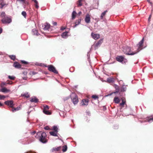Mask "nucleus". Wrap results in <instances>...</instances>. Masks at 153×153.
Wrapping results in <instances>:
<instances>
[{
    "label": "nucleus",
    "mask_w": 153,
    "mask_h": 153,
    "mask_svg": "<svg viewBox=\"0 0 153 153\" xmlns=\"http://www.w3.org/2000/svg\"><path fill=\"white\" fill-rule=\"evenodd\" d=\"M123 53L128 55H133L134 54H136L137 52H132L131 50V48L128 46H126L123 47Z\"/></svg>",
    "instance_id": "obj_1"
},
{
    "label": "nucleus",
    "mask_w": 153,
    "mask_h": 153,
    "mask_svg": "<svg viewBox=\"0 0 153 153\" xmlns=\"http://www.w3.org/2000/svg\"><path fill=\"white\" fill-rule=\"evenodd\" d=\"M38 135H40L39 140L40 142L43 143H45L47 142V140L46 139V134L45 132H38L37 133Z\"/></svg>",
    "instance_id": "obj_2"
},
{
    "label": "nucleus",
    "mask_w": 153,
    "mask_h": 153,
    "mask_svg": "<svg viewBox=\"0 0 153 153\" xmlns=\"http://www.w3.org/2000/svg\"><path fill=\"white\" fill-rule=\"evenodd\" d=\"M71 101L74 105L77 104L79 102L77 95L74 93H72L70 95Z\"/></svg>",
    "instance_id": "obj_3"
},
{
    "label": "nucleus",
    "mask_w": 153,
    "mask_h": 153,
    "mask_svg": "<svg viewBox=\"0 0 153 153\" xmlns=\"http://www.w3.org/2000/svg\"><path fill=\"white\" fill-rule=\"evenodd\" d=\"M116 60L122 63H125L127 62V60L124 58L123 56H117L116 57Z\"/></svg>",
    "instance_id": "obj_4"
},
{
    "label": "nucleus",
    "mask_w": 153,
    "mask_h": 153,
    "mask_svg": "<svg viewBox=\"0 0 153 153\" xmlns=\"http://www.w3.org/2000/svg\"><path fill=\"white\" fill-rule=\"evenodd\" d=\"M48 69L49 71L52 72H53L55 74H57L58 72L56 70L55 68L53 65H48L47 66Z\"/></svg>",
    "instance_id": "obj_5"
},
{
    "label": "nucleus",
    "mask_w": 153,
    "mask_h": 153,
    "mask_svg": "<svg viewBox=\"0 0 153 153\" xmlns=\"http://www.w3.org/2000/svg\"><path fill=\"white\" fill-rule=\"evenodd\" d=\"M1 21L4 24H9L12 21L11 19L7 16L5 17L1 20Z\"/></svg>",
    "instance_id": "obj_6"
},
{
    "label": "nucleus",
    "mask_w": 153,
    "mask_h": 153,
    "mask_svg": "<svg viewBox=\"0 0 153 153\" xmlns=\"http://www.w3.org/2000/svg\"><path fill=\"white\" fill-rule=\"evenodd\" d=\"M13 103V101L12 100H7L4 102V104L5 105L11 108H13L14 105Z\"/></svg>",
    "instance_id": "obj_7"
},
{
    "label": "nucleus",
    "mask_w": 153,
    "mask_h": 153,
    "mask_svg": "<svg viewBox=\"0 0 153 153\" xmlns=\"http://www.w3.org/2000/svg\"><path fill=\"white\" fill-rule=\"evenodd\" d=\"M91 18L90 15L88 13H87L85 16V21L87 23H89L90 22Z\"/></svg>",
    "instance_id": "obj_8"
},
{
    "label": "nucleus",
    "mask_w": 153,
    "mask_h": 153,
    "mask_svg": "<svg viewBox=\"0 0 153 153\" xmlns=\"http://www.w3.org/2000/svg\"><path fill=\"white\" fill-rule=\"evenodd\" d=\"M88 99H83L82 100L81 102V105L82 106H87L88 105Z\"/></svg>",
    "instance_id": "obj_9"
},
{
    "label": "nucleus",
    "mask_w": 153,
    "mask_h": 153,
    "mask_svg": "<svg viewBox=\"0 0 153 153\" xmlns=\"http://www.w3.org/2000/svg\"><path fill=\"white\" fill-rule=\"evenodd\" d=\"M91 36L95 40L98 39L100 37L99 34H95L93 33H91Z\"/></svg>",
    "instance_id": "obj_10"
},
{
    "label": "nucleus",
    "mask_w": 153,
    "mask_h": 153,
    "mask_svg": "<svg viewBox=\"0 0 153 153\" xmlns=\"http://www.w3.org/2000/svg\"><path fill=\"white\" fill-rule=\"evenodd\" d=\"M114 88L116 89V91H115L113 93H112L111 94H110L108 95H107L106 96H108V95H111L113 93L115 94L116 93H118V92H119V91H120V88H119V86L117 85H115Z\"/></svg>",
    "instance_id": "obj_11"
},
{
    "label": "nucleus",
    "mask_w": 153,
    "mask_h": 153,
    "mask_svg": "<svg viewBox=\"0 0 153 153\" xmlns=\"http://www.w3.org/2000/svg\"><path fill=\"white\" fill-rule=\"evenodd\" d=\"M30 101L31 102L37 103L38 102V100L35 97L33 96L31 98Z\"/></svg>",
    "instance_id": "obj_12"
},
{
    "label": "nucleus",
    "mask_w": 153,
    "mask_h": 153,
    "mask_svg": "<svg viewBox=\"0 0 153 153\" xmlns=\"http://www.w3.org/2000/svg\"><path fill=\"white\" fill-rule=\"evenodd\" d=\"M13 65L15 68H20L21 67V65L18 62H16L14 63Z\"/></svg>",
    "instance_id": "obj_13"
},
{
    "label": "nucleus",
    "mask_w": 153,
    "mask_h": 153,
    "mask_svg": "<svg viewBox=\"0 0 153 153\" xmlns=\"http://www.w3.org/2000/svg\"><path fill=\"white\" fill-rule=\"evenodd\" d=\"M102 41L103 40L102 39H100V40H99L95 45V48H97L100 46L102 42Z\"/></svg>",
    "instance_id": "obj_14"
},
{
    "label": "nucleus",
    "mask_w": 153,
    "mask_h": 153,
    "mask_svg": "<svg viewBox=\"0 0 153 153\" xmlns=\"http://www.w3.org/2000/svg\"><path fill=\"white\" fill-rule=\"evenodd\" d=\"M126 86L127 85H123L120 88V91L122 92L125 91L126 90Z\"/></svg>",
    "instance_id": "obj_15"
},
{
    "label": "nucleus",
    "mask_w": 153,
    "mask_h": 153,
    "mask_svg": "<svg viewBox=\"0 0 153 153\" xmlns=\"http://www.w3.org/2000/svg\"><path fill=\"white\" fill-rule=\"evenodd\" d=\"M44 27H43L44 30H47L50 28V25L46 23L44 25Z\"/></svg>",
    "instance_id": "obj_16"
},
{
    "label": "nucleus",
    "mask_w": 153,
    "mask_h": 153,
    "mask_svg": "<svg viewBox=\"0 0 153 153\" xmlns=\"http://www.w3.org/2000/svg\"><path fill=\"white\" fill-rule=\"evenodd\" d=\"M114 102L118 104L120 102V100L118 97H115L113 100Z\"/></svg>",
    "instance_id": "obj_17"
},
{
    "label": "nucleus",
    "mask_w": 153,
    "mask_h": 153,
    "mask_svg": "<svg viewBox=\"0 0 153 153\" xmlns=\"http://www.w3.org/2000/svg\"><path fill=\"white\" fill-rule=\"evenodd\" d=\"M107 81L109 83L113 82H114V79L113 77H109L107 79Z\"/></svg>",
    "instance_id": "obj_18"
},
{
    "label": "nucleus",
    "mask_w": 153,
    "mask_h": 153,
    "mask_svg": "<svg viewBox=\"0 0 153 153\" xmlns=\"http://www.w3.org/2000/svg\"><path fill=\"white\" fill-rule=\"evenodd\" d=\"M68 32L67 31H65L62 33L61 35L62 37L64 38H66L68 36Z\"/></svg>",
    "instance_id": "obj_19"
},
{
    "label": "nucleus",
    "mask_w": 153,
    "mask_h": 153,
    "mask_svg": "<svg viewBox=\"0 0 153 153\" xmlns=\"http://www.w3.org/2000/svg\"><path fill=\"white\" fill-rule=\"evenodd\" d=\"M10 90L7 89L5 88H2L1 90H0V91H1L3 92L6 93L8 92H9Z\"/></svg>",
    "instance_id": "obj_20"
},
{
    "label": "nucleus",
    "mask_w": 153,
    "mask_h": 153,
    "mask_svg": "<svg viewBox=\"0 0 153 153\" xmlns=\"http://www.w3.org/2000/svg\"><path fill=\"white\" fill-rule=\"evenodd\" d=\"M57 132L55 131H51L49 132L50 134L53 136H57Z\"/></svg>",
    "instance_id": "obj_21"
},
{
    "label": "nucleus",
    "mask_w": 153,
    "mask_h": 153,
    "mask_svg": "<svg viewBox=\"0 0 153 153\" xmlns=\"http://www.w3.org/2000/svg\"><path fill=\"white\" fill-rule=\"evenodd\" d=\"M61 148V146H59L57 148H53L52 150V152H56L59 151Z\"/></svg>",
    "instance_id": "obj_22"
},
{
    "label": "nucleus",
    "mask_w": 153,
    "mask_h": 153,
    "mask_svg": "<svg viewBox=\"0 0 153 153\" xmlns=\"http://www.w3.org/2000/svg\"><path fill=\"white\" fill-rule=\"evenodd\" d=\"M32 33L34 35H35L36 36H38L39 35L38 31L35 29H33L32 30Z\"/></svg>",
    "instance_id": "obj_23"
},
{
    "label": "nucleus",
    "mask_w": 153,
    "mask_h": 153,
    "mask_svg": "<svg viewBox=\"0 0 153 153\" xmlns=\"http://www.w3.org/2000/svg\"><path fill=\"white\" fill-rule=\"evenodd\" d=\"M20 107H17L16 108H13L12 111L13 112H14V111H18L20 110Z\"/></svg>",
    "instance_id": "obj_24"
},
{
    "label": "nucleus",
    "mask_w": 153,
    "mask_h": 153,
    "mask_svg": "<svg viewBox=\"0 0 153 153\" xmlns=\"http://www.w3.org/2000/svg\"><path fill=\"white\" fill-rule=\"evenodd\" d=\"M143 41H144V38H143L139 42L138 45V46L139 47H140L142 46L143 42Z\"/></svg>",
    "instance_id": "obj_25"
},
{
    "label": "nucleus",
    "mask_w": 153,
    "mask_h": 153,
    "mask_svg": "<svg viewBox=\"0 0 153 153\" xmlns=\"http://www.w3.org/2000/svg\"><path fill=\"white\" fill-rule=\"evenodd\" d=\"M107 12V10H106L102 13L100 16L101 19H102L104 16L105 15L106 13Z\"/></svg>",
    "instance_id": "obj_26"
},
{
    "label": "nucleus",
    "mask_w": 153,
    "mask_h": 153,
    "mask_svg": "<svg viewBox=\"0 0 153 153\" xmlns=\"http://www.w3.org/2000/svg\"><path fill=\"white\" fill-rule=\"evenodd\" d=\"M76 14V12L75 11H74L72 13V19H74L75 18Z\"/></svg>",
    "instance_id": "obj_27"
},
{
    "label": "nucleus",
    "mask_w": 153,
    "mask_h": 153,
    "mask_svg": "<svg viewBox=\"0 0 153 153\" xmlns=\"http://www.w3.org/2000/svg\"><path fill=\"white\" fill-rule=\"evenodd\" d=\"M121 99L122 100V102L120 104V105L123 107L126 103V101L123 98H122Z\"/></svg>",
    "instance_id": "obj_28"
},
{
    "label": "nucleus",
    "mask_w": 153,
    "mask_h": 153,
    "mask_svg": "<svg viewBox=\"0 0 153 153\" xmlns=\"http://www.w3.org/2000/svg\"><path fill=\"white\" fill-rule=\"evenodd\" d=\"M43 112L45 114H47V115H49L51 114V113L50 112L48 111V110H43Z\"/></svg>",
    "instance_id": "obj_29"
},
{
    "label": "nucleus",
    "mask_w": 153,
    "mask_h": 153,
    "mask_svg": "<svg viewBox=\"0 0 153 153\" xmlns=\"http://www.w3.org/2000/svg\"><path fill=\"white\" fill-rule=\"evenodd\" d=\"M10 59L13 60H15L16 59V56L14 55H10L9 56Z\"/></svg>",
    "instance_id": "obj_30"
},
{
    "label": "nucleus",
    "mask_w": 153,
    "mask_h": 153,
    "mask_svg": "<svg viewBox=\"0 0 153 153\" xmlns=\"http://www.w3.org/2000/svg\"><path fill=\"white\" fill-rule=\"evenodd\" d=\"M53 130L54 131H56V132H58V128L56 126H54L53 127Z\"/></svg>",
    "instance_id": "obj_31"
},
{
    "label": "nucleus",
    "mask_w": 153,
    "mask_h": 153,
    "mask_svg": "<svg viewBox=\"0 0 153 153\" xmlns=\"http://www.w3.org/2000/svg\"><path fill=\"white\" fill-rule=\"evenodd\" d=\"M147 120H148V121L149 123H151L153 121V117H149L147 118Z\"/></svg>",
    "instance_id": "obj_32"
},
{
    "label": "nucleus",
    "mask_w": 153,
    "mask_h": 153,
    "mask_svg": "<svg viewBox=\"0 0 153 153\" xmlns=\"http://www.w3.org/2000/svg\"><path fill=\"white\" fill-rule=\"evenodd\" d=\"M22 95L26 98H28L30 97V95L28 93H25L23 94Z\"/></svg>",
    "instance_id": "obj_33"
},
{
    "label": "nucleus",
    "mask_w": 153,
    "mask_h": 153,
    "mask_svg": "<svg viewBox=\"0 0 153 153\" xmlns=\"http://www.w3.org/2000/svg\"><path fill=\"white\" fill-rule=\"evenodd\" d=\"M67 147L66 146H63V147L62 151L63 152H65L67 151Z\"/></svg>",
    "instance_id": "obj_34"
},
{
    "label": "nucleus",
    "mask_w": 153,
    "mask_h": 153,
    "mask_svg": "<svg viewBox=\"0 0 153 153\" xmlns=\"http://www.w3.org/2000/svg\"><path fill=\"white\" fill-rule=\"evenodd\" d=\"M81 19H79L77 20H76V21L75 22V24H76L77 25H79V24L81 22Z\"/></svg>",
    "instance_id": "obj_35"
},
{
    "label": "nucleus",
    "mask_w": 153,
    "mask_h": 153,
    "mask_svg": "<svg viewBox=\"0 0 153 153\" xmlns=\"http://www.w3.org/2000/svg\"><path fill=\"white\" fill-rule=\"evenodd\" d=\"M82 0H79L78 1V6L81 7L82 5Z\"/></svg>",
    "instance_id": "obj_36"
},
{
    "label": "nucleus",
    "mask_w": 153,
    "mask_h": 153,
    "mask_svg": "<svg viewBox=\"0 0 153 153\" xmlns=\"http://www.w3.org/2000/svg\"><path fill=\"white\" fill-rule=\"evenodd\" d=\"M8 78L11 80H14L15 78V77L14 76H8Z\"/></svg>",
    "instance_id": "obj_37"
},
{
    "label": "nucleus",
    "mask_w": 153,
    "mask_h": 153,
    "mask_svg": "<svg viewBox=\"0 0 153 153\" xmlns=\"http://www.w3.org/2000/svg\"><path fill=\"white\" fill-rule=\"evenodd\" d=\"M6 97V96L4 95H0V100H3Z\"/></svg>",
    "instance_id": "obj_38"
},
{
    "label": "nucleus",
    "mask_w": 153,
    "mask_h": 153,
    "mask_svg": "<svg viewBox=\"0 0 153 153\" xmlns=\"http://www.w3.org/2000/svg\"><path fill=\"white\" fill-rule=\"evenodd\" d=\"M22 14L25 18H26V13L25 11H22Z\"/></svg>",
    "instance_id": "obj_39"
},
{
    "label": "nucleus",
    "mask_w": 153,
    "mask_h": 153,
    "mask_svg": "<svg viewBox=\"0 0 153 153\" xmlns=\"http://www.w3.org/2000/svg\"><path fill=\"white\" fill-rule=\"evenodd\" d=\"M43 107L44 109L43 110H48L49 108V106L47 105H44Z\"/></svg>",
    "instance_id": "obj_40"
},
{
    "label": "nucleus",
    "mask_w": 153,
    "mask_h": 153,
    "mask_svg": "<svg viewBox=\"0 0 153 153\" xmlns=\"http://www.w3.org/2000/svg\"><path fill=\"white\" fill-rule=\"evenodd\" d=\"M92 98H93L94 100H96L98 99V97L96 95H93L92 96Z\"/></svg>",
    "instance_id": "obj_41"
},
{
    "label": "nucleus",
    "mask_w": 153,
    "mask_h": 153,
    "mask_svg": "<svg viewBox=\"0 0 153 153\" xmlns=\"http://www.w3.org/2000/svg\"><path fill=\"white\" fill-rule=\"evenodd\" d=\"M35 6L36 7V8H38L39 7V6L38 5V1H36V2H35Z\"/></svg>",
    "instance_id": "obj_42"
},
{
    "label": "nucleus",
    "mask_w": 153,
    "mask_h": 153,
    "mask_svg": "<svg viewBox=\"0 0 153 153\" xmlns=\"http://www.w3.org/2000/svg\"><path fill=\"white\" fill-rule=\"evenodd\" d=\"M5 15V13L4 12H2L1 14V17H4Z\"/></svg>",
    "instance_id": "obj_43"
},
{
    "label": "nucleus",
    "mask_w": 153,
    "mask_h": 153,
    "mask_svg": "<svg viewBox=\"0 0 153 153\" xmlns=\"http://www.w3.org/2000/svg\"><path fill=\"white\" fill-rule=\"evenodd\" d=\"M86 114L88 115L89 116L90 115V112L88 111H86Z\"/></svg>",
    "instance_id": "obj_44"
},
{
    "label": "nucleus",
    "mask_w": 153,
    "mask_h": 153,
    "mask_svg": "<svg viewBox=\"0 0 153 153\" xmlns=\"http://www.w3.org/2000/svg\"><path fill=\"white\" fill-rule=\"evenodd\" d=\"M44 129L45 130H49L50 128H49V127L48 126H45V127Z\"/></svg>",
    "instance_id": "obj_45"
},
{
    "label": "nucleus",
    "mask_w": 153,
    "mask_h": 153,
    "mask_svg": "<svg viewBox=\"0 0 153 153\" xmlns=\"http://www.w3.org/2000/svg\"><path fill=\"white\" fill-rule=\"evenodd\" d=\"M21 62L22 63H24L25 64H27V62H26L24 60H22Z\"/></svg>",
    "instance_id": "obj_46"
},
{
    "label": "nucleus",
    "mask_w": 153,
    "mask_h": 153,
    "mask_svg": "<svg viewBox=\"0 0 153 153\" xmlns=\"http://www.w3.org/2000/svg\"><path fill=\"white\" fill-rule=\"evenodd\" d=\"M52 24H53V25L54 26H56L57 25V23L56 22H52Z\"/></svg>",
    "instance_id": "obj_47"
},
{
    "label": "nucleus",
    "mask_w": 153,
    "mask_h": 153,
    "mask_svg": "<svg viewBox=\"0 0 153 153\" xmlns=\"http://www.w3.org/2000/svg\"><path fill=\"white\" fill-rule=\"evenodd\" d=\"M1 8H2L5 5L4 4H3L2 3H1Z\"/></svg>",
    "instance_id": "obj_48"
},
{
    "label": "nucleus",
    "mask_w": 153,
    "mask_h": 153,
    "mask_svg": "<svg viewBox=\"0 0 153 153\" xmlns=\"http://www.w3.org/2000/svg\"><path fill=\"white\" fill-rule=\"evenodd\" d=\"M37 74V73L36 72H35V71H33L32 72V74L33 75H34L36 74Z\"/></svg>",
    "instance_id": "obj_49"
},
{
    "label": "nucleus",
    "mask_w": 153,
    "mask_h": 153,
    "mask_svg": "<svg viewBox=\"0 0 153 153\" xmlns=\"http://www.w3.org/2000/svg\"><path fill=\"white\" fill-rule=\"evenodd\" d=\"M65 29V27H61L60 30H63Z\"/></svg>",
    "instance_id": "obj_50"
},
{
    "label": "nucleus",
    "mask_w": 153,
    "mask_h": 153,
    "mask_svg": "<svg viewBox=\"0 0 153 153\" xmlns=\"http://www.w3.org/2000/svg\"><path fill=\"white\" fill-rule=\"evenodd\" d=\"M2 29L0 27V34L2 33Z\"/></svg>",
    "instance_id": "obj_51"
},
{
    "label": "nucleus",
    "mask_w": 153,
    "mask_h": 153,
    "mask_svg": "<svg viewBox=\"0 0 153 153\" xmlns=\"http://www.w3.org/2000/svg\"><path fill=\"white\" fill-rule=\"evenodd\" d=\"M4 105V104L1 103L0 102V107H1V106H3Z\"/></svg>",
    "instance_id": "obj_52"
},
{
    "label": "nucleus",
    "mask_w": 153,
    "mask_h": 153,
    "mask_svg": "<svg viewBox=\"0 0 153 153\" xmlns=\"http://www.w3.org/2000/svg\"><path fill=\"white\" fill-rule=\"evenodd\" d=\"M77 25H78L77 24H75V25L74 26H73V28H75V27Z\"/></svg>",
    "instance_id": "obj_53"
},
{
    "label": "nucleus",
    "mask_w": 153,
    "mask_h": 153,
    "mask_svg": "<svg viewBox=\"0 0 153 153\" xmlns=\"http://www.w3.org/2000/svg\"><path fill=\"white\" fill-rule=\"evenodd\" d=\"M147 1L149 2V3L150 4H152V3L151 2H150V0H147Z\"/></svg>",
    "instance_id": "obj_54"
},
{
    "label": "nucleus",
    "mask_w": 153,
    "mask_h": 153,
    "mask_svg": "<svg viewBox=\"0 0 153 153\" xmlns=\"http://www.w3.org/2000/svg\"><path fill=\"white\" fill-rule=\"evenodd\" d=\"M106 109V108L105 107V106H103V109L104 110H105Z\"/></svg>",
    "instance_id": "obj_55"
},
{
    "label": "nucleus",
    "mask_w": 153,
    "mask_h": 153,
    "mask_svg": "<svg viewBox=\"0 0 153 153\" xmlns=\"http://www.w3.org/2000/svg\"><path fill=\"white\" fill-rule=\"evenodd\" d=\"M36 65H41L40 64H38V63H36Z\"/></svg>",
    "instance_id": "obj_56"
},
{
    "label": "nucleus",
    "mask_w": 153,
    "mask_h": 153,
    "mask_svg": "<svg viewBox=\"0 0 153 153\" xmlns=\"http://www.w3.org/2000/svg\"><path fill=\"white\" fill-rule=\"evenodd\" d=\"M19 1H21L22 2H24L25 1V0H18Z\"/></svg>",
    "instance_id": "obj_57"
},
{
    "label": "nucleus",
    "mask_w": 153,
    "mask_h": 153,
    "mask_svg": "<svg viewBox=\"0 0 153 153\" xmlns=\"http://www.w3.org/2000/svg\"><path fill=\"white\" fill-rule=\"evenodd\" d=\"M32 0L33 1H34L35 3V2H36L37 1L36 0Z\"/></svg>",
    "instance_id": "obj_58"
},
{
    "label": "nucleus",
    "mask_w": 153,
    "mask_h": 153,
    "mask_svg": "<svg viewBox=\"0 0 153 153\" xmlns=\"http://www.w3.org/2000/svg\"><path fill=\"white\" fill-rule=\"evenodd\" d=\"M23 79L25 80H26V78L25 77H23Z\"/></svg>",
    "instance_id": "obj_59"
},
{
    "label": "nucleus",
    "mask_w": 153,
    "mask_h": 153,
    "mask_svg": "<svg viewBox=\"0 0 153 153\" xmlns=\"http://www.w3.org/2000/svg\"><path fill=\"white\" fill-rule=\"evenodd\" d=\"M35 131H33V132H32V134H35Z\"/></svg>",
    "instance_id": "obj_60"
}]
</instances>
